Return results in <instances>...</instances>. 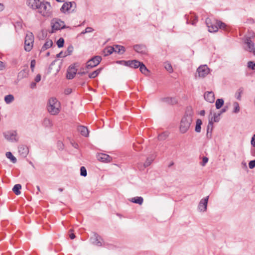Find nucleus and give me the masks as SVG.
<instances>
[{
    "mask_svg": "<svg viewBox=\"0 0 255 255\" xmlns=\"http://www.w3.org/2000/svg\"><path fill=\"white\" fill-rule=\"evenodd\" d=\"M193 116L192 108L191 107H187L180 121L179 131L181 133H185L188 131L193 122Z\"/></svg>",
    "mask_w": 255,
    "mask_h": 255,
    "instance_id": "obj_1",
    "label": "nucleus"
},
{
    "mask_svg": "<svg viewBox=\"0 0 255 255\" xmlns=\"http://www.w3.org/2000/svg\"><path fill=\"white\" fill-rule=\"evenodd\" d=\"M37 12L43 17L51 16L52 11L50 3L47 1H41Z\"/></svg>",
    "mask_w": 255,
    "mask_h": 255,
    "instance_id": "obj_2",
    "label": "nucleus"
},
{
    "mask_svg": "<svg viewBox=\"0 0 255 255\" xmlns=\"http://www.w3.org/2000/svg\"><path fill=\"white\" fill-rule=\"evenodd\" d=\"M60 103L55 98H51L49 100L47 110L51 115H55L59 113Z\"/></svg>",
    "mask_w": 255,
    "mask_h": 255,
    "instance_id": "obj_3",
    "label": "nucleus"
},
{
    "mask_svg": "<svg viewBox=\"0 0 255 255\" xmlns=\"http://www.w3.org/2000/svg\"><path fill=\"white\" fill-rule=\"evenodd\" d=\"M218 21L219 20L214 18L207 17L206 19L205 22L210 32H217L218 30Z\"/></svg>",
    "mask_w": 255,
    "mask_h": 255,
    "instance_id": "obj_4",
    "label": "nucleus"
},
{
    "mask_svg": "<svg viewBox=\"0 0 255 255\" xmlns=\"http://www.w3.org/2000/svg\"><path fill=\"white\" fill-rule=\"evenodd\" d=\"M34 36L31 32L26 34L24 41V49L26 51H30L33 45Z\"/></svg>",
    "mask_w": 255,
    "mask_h": 255,
    "instance_id": "obj_5",
    "label": "nucleus"
},
{
    "mask_svg": "<svg viewBox=\"0 0 255 255\" xmlns=\"http://www.w3.org/2000/svg\"><path fill=\"white\" fill-rule=\"evenodd\" d=\"M102 60L100 56H95L89 59L86 63V69H89L94 68L99 64Z\"/></svg>",
    "mask_w": 255,
    "mask_h": 255,
    "instance_id": "obj_6",
    "label": "nucleus"
},
{
    "mask_svg": "<svg viewBox=\"0 0 255 255\" xmlns=\"http://www.w3.org/2000/svg\"><path fill=\"white\" fill-rule=\"evenodd\" d=\"M52 29L53 31L60 30L61 29L67 28L65 25L64 22L58 18H54L52 20ZM69 27H67L68 28Z\"/></svg>",
    "mask_w": 255,
    "mask_h": 255,
    "instance_id": "obj_7",
    "label": "nucleus"
},
{
    "mask_svg": "<svg viewBox=\"0 0 255 255\" xmlns=\"http://www.w3.org/2000/svg\"><path fill=\"white\" fill-rule=\"evenodd\" d=\"M78 66V63H75L69 66L67 69L66 73L67 79H72L74 78L77 72L76 67Z\"/></svg>",
    "mask_w": 255,
    "mask_h": 255,
    "instance_id": "obj_8",
    "label": "nucleus"
},
{
    "mask_svg": "<svg viewBox=\"0 0 255 255\" xmlns=\"http://www.w3.org/2000/svg\"><path fill=\"white\" fill-rule=\"evenodd\" d=\"M5 139L11 142H16L18 141L17 132L15 130L8 131L3 133Z\"/></svg>",
    "mask_w": 255,
    "mask_h": 255,
    "instance_id": "obj_9",
    "label": "nucleus"
},
{
    "mask_svg": "<svg viewBox=\"0 0 255 255\" xmlns=\"http://www.w3.org/2000/svg\"><path fill=\"white\" fill-rule=\"evenodd\" d=\"M245 44L247 45L246 50L250 52H252L255 56V44L252 40L251 37H247L245 38Z\"/></svg>",
    "mask_w": 255,
    "mask_h": 255,
    "instance_id": "obj_10",
    "label": "nucleus"
},
{
    "mask_svg": "<svg viewBox=\"0 0 255 255\" xmlns=\"http://www.w3.org/2000/svg\"><path fill=\"white\" fill-rule=\"evenodd\" d=\"M29 69L28 65H25L23 67V69L18 73L17 81H15V83H17L21 79L26 78L28 75Z\"/></svg>",
    "mask_w": 255,
    "mask_h": 255,
    "instance_id": "obj_11",
    "label": "nucleus"
},
{
    "mask_svg": "<svg viewBox=\"0 0 255 255\" xmlns=\"http://www.w3.org/2000/svg\"><path fill=\"white\" fill-rule=\"evenodd\" d=\"M197 72L200 77L204 78L209 73V68L206 65L199 66L197 69Z\"/></svg>",
    "mask_w": 255,
    "mask_h": 255,
    "instance_id": "obj_12",
    "label": "nucleus"
},
{
    "mask_svg": "<svg viewBox=\"0 0 255 255\" xmlns=\"http://www.w3.org/2000/svg\"><path fill=\"white\" fill-rule=\"evenodd\" d=\"M73 5H74V7H75L76 3L74 1L64 2L61 7L60 10L63 13H65L66 12H70Z\"/></svg>",
    "mask_w": 255,
    "mask_h": 255,
    "instance_id": "obj_13",
    "label": "nucleus"
},
{
    "mask_svg": "<svg viewBox=\"0 0 255 255\" xmlns=\"http://www.w3.org/2000/svg\"><path fill=\"white\" fill-rule=\"evenodd\" d=\"M41 2L40 0H27L26 4L32 9L37 10Z\"/></svg>",
    "mask_w": 255,
    "mask_h": 255,
    "instance_id": "obj_14",
    "label": "nucleus"
},
{
    "mask_svg": "<svg viewBox=\"0 0 255 255\" xmlns=\"http://www.w3.org/2000/svg\"><path fill=\"white\" fill-rule=\"evenodd\" d=\"M121 62H124L125 66L134 69L138 68L140 65V62L136 60L121 61Z\"/></svg>",
    "mask_w": 255,
    "mask_h": 255,
    "instance_id": "obj_15",
    "label": "nucleus"
},
{
    "mask_svg": "<svg viewBox=\"0 0 255 255\" xmlns=\"http://www.w3.org/2000/svg\"><path fill=\"white\" fill-rule=\"evenodd\" d=\"M18 152L19 155L23 158L26 157L29 152V149L25 145H19L18 147Z\"/></svg>",
    "mask_w": 255,
    "mask_h": 255,
    "instance_id": "obj_16",
    "label": "nucleus"
},
{
    "mask_svg": "<svg viewBox=\"0 0 255 255\" xmlns=\"http://www.w3.org/2000/svg\"><path fill=\"white\" fill-rule=\"evenodd\" d=\"M208 199L209 196H207L201 200L198 205V209L200 211L205 212L206 211Z\"/></svg>",
    "mask_w": 255,
    "mask_h": 255,
    "instance_id": "obj_17",
    "label": "nucleus"
},
{
    "mask_svg": "<svg viewBox=\"0 0 255 255\" xmlns=\"http://www.w3.org/2000/svg\"><path fill=\"white\" fill-rule=\"evenodd\" d=\"M185 18L186 19L187 24H191L193 25H195L198 21V17L196 15H185Z\"/></svg>",
    "mask_w": 255,
    "mask_h": 255,
    "instance_id": "obj_18",
    "label": "nucleus"
},
{
    "mask_svg": "<svg viewBox=\"0 0 255 255\" xmlns=\"http://www.w3.org/2000/svg\"><path fill=\"white\" fill-rule=\"evenodd\" d=\"M133 49L137 53L145 54L146 53V47L143 44H136L133 46Z\"/></svg>",
    "mask_w": 255,
    "mask_h": 255,
    "instance_id": "obj_19",
    "label": "nucleus"
},
{
    "mask_svg": "<svg viewBox=\"0 0 255 255\" xmlns=\"http://www.w3.org/2000/svg\"><path fill=\"white\" fill-rule=\"evenodd\" d=\"M204 98L209 103H213L215 100L214 94L213 92H206L204 94Z\"/></svg>",
    "mask_w": 255,
    "mask_h": 255,
    "instance_id": "obj_20",
    "label": "nucleus"
},
{
    "mask_svg": "<svg viewBox=\"0 0 255 255\" xmlns=\"http://www.w3.org/2000/svg\"><path fill=\"white\" fill-rule=\"evenodd\" d=\"M77 130L81 133L82 135L85 137H87L89 135V130L88 128L85 126H78Z\"/></svg>",
    "mask_w": 255,
    "mask_h": 255,
    "instance_id": "obj_21",
    "label": "nucleus"
},
{
    "mask_svg": "<svg viewBox=\"0 0 255 255\" xmlns=\"http://www.w3.org/2000/svg\"><path fill=\"white\" fill-rule=\"evenodd\" d=\"M53 45V41L51 39H47L46 42L42 46L40 52L44 51L45 50L48 49V48L52 47Z\"/></svg>",
    "mask_w": 255,
    "mask_h": 255,
    "instance_id": "obj_22",
    "label": "nucleus"
},
{
    "mask_svg": "<svg viewBox=\"0 0 255 255\" xmlns=\"http://www.w3.org/2000/svg\"><path fill=\"white\" fill-rule=\"evenodd\" d=\"M98 159L103 162H108L112 160V157L106 154H101L99 155Z\"/></svg>",
    "mask_w": 255,
    "mask_h": 255,
    "instance_id": "obj_23",
    "label": "nucleus"
},
{
    "mask_svg": "<svg viewBox=\"0 0 255 255\" xmlns=\"http://www.w3.org/2000/svg\"><path fill=\"white\" fill-rule=\"evenodd\" d=\"M115 48L112 46H109L105 48L103 50V53L105 56L111 55L114 52Z\"/></svg>",
    "mask_w": 255,
    "mask_h": 255,
    "instance_id": "obj_24",
    "label": "nucleus"
},
{
    "mask_svg": "<svg viewBox=\"0 0 255 255\" xmlns=\"http://www.w3.org/2000/svg\"><path fill=\"white\" fill-rule=\"evenodd\" d=\"M101 237L97 234H95V238L93 243L95 245L101 247L102 246V243L100 241Z\"/></svg>",
    "mask_w": 255,
    "mask_h": 255,
    "instance_id": "obj_25",
    "label": "nucleus"
},
{
    "mask_svg": "<svg viewBox=\"0 0 255 255\" xmlns=\"http://www.w3.org/2000/svg\"><path fill=\"white\" fill-rule=\"evenodd\" d=\"M102 69H103L102 68H99V69H97L96 70L90 73L89 74V77L90 79H94V78H96L100 73Z\"/></svg>",
    "mask_w": 255,
    "mask_h": 255,
    "instance_id": "obj_26",
    "label": "nucleus"
},
{
    "mask_svg": "<svg viewBox=\"0 0 255 255\" xmlns=\"http://www.w3.org/2000/svg\"><path fill=\"white\" fill-rule=\"evenodd\" d=\"M202 124V122L201 119H197L196 122V126L195 130L196 132H200L201 129V125Z\"/></svg>",
    "mask_w": 255,
    "mask_h": 255,
    "instance_id": "obj_27",
    "label": "nucleus"
},
{
    "mask_svg": "<svg viewBox=\"0 0 255 255\" xmlns=\"http://www.w3.org/2000/svg\"><path fill=\"white\" fill-rule=\"evenodd\" d=\"M130 201L134 203L141 205L143 203V199L142 197H135L131 198Z\"/></svg>",
    "mask_w": 255,
    "mask_h": 255,
    "instance_id": "obj_28",
    "label": "nucleus"
},
{
    "mask_svg": "<svg viewBox=\"0 0 255 255\" xmlns=\"http://www.w3.org/2000/svg\"><path fill=\"white\" fill-rule=\"evenodd\" d=\"M21 189V185L19 184H15L12 188L13 192L16 195H18L20 194V189Z\"/></svg>",
    "mask_w": 255,
    "mask_h": 255,
    "instance_id": "obj_29",
    "label": "nucleus"
},
{
    "mask_svg": "<svg viewBox=\"0 0 255 255\" xmlns=\"http://www.w3.org/2000/svg\"><path fill=\"white\" fill-rule=\"evenodd\" d=\"M126 49L125 47L123 46L119 45H116V49L115 48V51L116 52H117L118 53H123L125 51Z\"/></svg>",
    "mask_w": 255,
    "mask_h": 255,
    "instance_id": "obj_30",
    "label": "nucleus"
},
{
    "mask_svg": "<svg viewBox=\"0 0 255 255\" xmlns=\"http://www.w3.org/2000/svg\"><path fill=\"white\" fill-rule=\"evenodd\" d=\"M6 157L9 159L12 163H15L16 162V158L12 155L11 152H7L5 154Z\"/></svg>",
    "mask_w": 255,
    "mask_h": 255,
    "instance_id": "obj_31",
    "label": "nucleus"
},
{
    "mask_svg": "<svg viewBox=\"0 0 255 255\" xmlns=\"http://www.w3.org/2000/svg\"><path fill=\"white\" fill-rule=\"evenodd\" d=\"M140 65L138 67L139 68L140 71L142 73H143L144 74H146L148 72V70L147 69L146 67L142 62H140Z\"/></svg>",
    "mask_w": 255,
    "mask_h": 255,
    "instance_id": "obj_32",
    "label": "nucleus"
},
{
    "mask_svg": "<svg viewBox=\"0 0 255 255\" xmlns=\"http://www.w3.org/2000/svg\"><path fill=\"white\" fill-rule=\"evenodd\" d=\"M169 133L167 131L163 132L160 134H159L158 136V139L159 140H164L166 139V138L168 136Z\"/></svg>",
    "mask_w": 255,
    "mask_h": 255,
    "instance_id": "obj_33",
    "label": "nucleus"
},
{
    "mask_svg": "<svg viewBox=\"0 0 255 255\" xmlns=\"http://www.w3.org/2000/svg\"><path fill=\"white\" fill-rule=\"evenodd\" d=\"M43 125L44 127L47 128L51 127L53 125L51 121L48 118H45L43 120Z\"/></svg>",
    "mask_w": 255,
    "mask_h": 255,
    "instance_id": "obj_34",
    "label": "nucleus"
},
{
    "mask_svg": "<svg viewBox=\"0 0 255 255\" xmlns=\"http://www.w3.org/2000/svg\"><path fill=\"white\" fill-rule=\"evenodd\" d=\"M224 101L223 99H218L216 101V108L220 109L224 105Z\"/></svg>",
    "mask_w": 255,
    "mask_h": 255,
    "instance_id": "obj_35",
    "label": "nucleus"
},
{
    "mask_svg": "<svg viewBox=\"0 0 255 255\" xmlns=\"http://www.w3.org/2000/svg\"><path fill=\"white\" fill-rule=\"evenodd\" d=\"M14 100V97L12 95H8L5 96L4 101L6 104H9Z\"/></svg>",
    "mask_w": 255,
    "mask_h": 255,
    "instance_id": "obj_36",
    "label": "nucleus"
},
{
    "mask_svg": "<svg viewBox=\"0 0 255 255\" xmlns=\"http://www.w3.org/2000/svg\"><path fill=\"white\" fill-rule=\"evenodd\" d=\"M164 101L169 104L174 105L177 103L176 99L174 98H166L164 99Z\"/></svg>",
    "mask_w": 255,
    "mask_h": 255,
    "instance_id": "obj_37",
    "label": "nucleus"
},
{
    "mask_svg": "<svg viewBox=\"0 0 255 255\" xmlns=\"http://www.w3.org/2000/svg\"><path fill=\"white\" fill-rule=\"evenodd\" d=\"M154 158L152 156L150 157H148L144 163V166L146 167L149 166L151 164Z\"/></svg>",
    "mask_w": 255,
    "mask_h": 255,
    "instance_id": "obj_38",
    "label": "nucleus"
},
{
    "mask_svg": "<svg viewBox=\"0 0 255 255\" xmlns=\"http://www.w3.org/2000/svg\"><path fill=\"white\" fill-rule=\"evenodd\" d=\"M244 89L243 88H240L238 89L236 93V97L238 100H241V95L243 93Z\"/></svg>",
    "mask_w": 255,
    "mask_h": 255,
    "instance_id": "obj_39",
    "label": "nucleus"
},
{
    "mask_svg": "<svg viewBox=\"0 0 255 255\" xmlns=\"http://www.w3.org/2000/svg\"><path fill=\"white\" fill-rule=\"evenodd\" d=\"M73 51V47L72 45H69L68 47L67 50L65 51V53L67 56L70 55L72 52Z\"/></svg>",
    "mask_w": 255,
    "mask_h": 255,
    "instance_id": "obj_40",
    "label": "nucleus"
},
{
    "mask_svg": "<svg viewBox=\"0 0 255 255\" xmlns=\"http://www.w3.org/2000/svg\"><path fill=\"white\" fill-rule=\"evenodd\" d=\"M64 40L63 38H60L57 41V45L59 48H61L64 46Z\"/></svg>",
    "mask_w": 255,
    "mask_h": 255,
    "instance_id": "obj_41",
    "label": "nucleus"
},
{
    "mask_svg": "<svg viewBox=\"0 0 255 255\" xmlns=\"http://www.w3.org/2000/svg\"><path fill=\"white\" fill-rule=\"evenodd\" d=\"M80 175L83 177H86L87 175V170L84 166H82L80 168Z\"/></svg>",
    "mask_w": 255,
    "mask_h": 255,
    "instance_id": "obj_42",
    "label": "nucleus"
},
{
    "mask_svg": "<svg viewBox=\"0 0 255 255\" xmlns=\"http://www.w3.org/2000/svg\"><path fill=\"white\" fill-rule=\"evenodd\" d=\"M165 68L168 71L169 73H172L173 72V68L172 65L170 63H165L164 65Z\"/></svg>",
    "mask_w": 255,
    "mask_h": 255,
    "instance_id": "obj_43",
    "label": "nucleus"
},
{
    "mask_svg": "<svg viewBox=\"0 0 255 255\" xmlns=\"http://www.w3.org/2000/svg\"><path fill=\"white\" fill-rule=\"evenodd\" d=\"M234 112L235 113H238L240 112V106H239V104L238 102H234Z\"/></svg>",
    "mask_w": 255,
    "mask_h": 255,
    "instance_id": "obj_44",
    "label": "nucleus"
},
{
    "mask_svg": "<svg viewBox=\"0 0 255 255\" xmlns=\"http://www.w3.org/2000/svg\"><path fill=\"white\" fill-rule=\"evenodd\" d=\"M248 67L253 70L255 69V62L250 61L248 62Z\"/></svg>",
    "mask_w": 255,
    "mask_h": 255,
    "instance_id": "obj_45",
    "label": "nucleus"
},
{
    "mask_svg": "<svg viewBox=\"0 0 255 255\" xmlns=\"http://www.w3.org/2000/svg\"><path fill=\"white\" fill-rule=\"evenodd\" d=\"M218 27V29L220 28V29H225L226 27V25L225 23L222 22L221 21L219 20Z\"/></svg>",
    "mask_w": 255,
    "mask_h": 255,
    "instance_id": "obj_46",
    "label": "nucleus"
},
{
    "mask_svg": "<svg viewBox=\"0 0 255 255\" xmlns=\"http://www.w3.org/2000/svg\"><path fill=\"white\" fill-rule=\"evenodd\" d=\"M249 167L250 169H253L255 167V159L250 161Z\"/></svg>",
    "mask_w": 255,
    "mask_h": 255,
    "instance_id": "obj_47",
    "label": "nucleus"
},
{
    "mask_svg": "<svg viewBox=\"0 0 255 255\" xmlns=\"http://www.w3.org/2000/svg\"><path fill=\"white\" fill-rule=\"evenodd\" d=\"M35 64H36V61L34 59L32 60L30 62V68H31V71L32 72L34 71V68L35 66Z\"/></svg>",
    "mask_w": 255,
    "mask_h": 255,
    "instance_id": "obj_48",
    "label": "nucleus"
},
{
    "mask_svg": "<svg viewBox=\"0 0 255 255\" xmlns=\"http://www.w3.org/2000/svg\"><path fill=\"white\" fill-rule=\"evenodd\" d=\"M66 56L65 52L61 51L60 53L57 54L56 57L57 58L65 57Z\"/></svg>",
    "mask_w": 255,
    "mask_h": 255,
    "instance_id": "obj_49",
    "label": "nucleus"
},
{
    "mask_svg": "<svg viewBox=\"0 0 255 255\" xmlns=\"http://www.w3.org/2000/svg\"><path fill=\"white\" fill-rule=\"evenodd\" d=\"M213 119L211 118V120H209L208 125L207 126L211 127V131H212L213 129Z\"/></svg>",
    "mask_w": 255,
    "mask_h": 255,
    "instance_id": "obj_50",
    "label": "nucleus"
},
{
    "mask_svg": "<svg viewBox=\"0 0 255 255\" xmlns=\"http://www.w3.org/2000/svg\"><path fill=\"white\" fill-rule=\"evenodd\" d=\"M251 142V145L253 147H255V133L252 136Z\"/></svg>",
    "mask_w": 255,
    "mask_h": 255,
    "instance_id": "obj_51",
    "label": "nucleus"
},
{
    "mask_svg": "<svg viewBox=\"0 0 255 255\" xmlns=\"http://www.w3.org/2000/svg\"><path fill=\"white\" fill-rule=\"evenodd\" d=\"M208 161V158L207 157H204L202 159V164L203 166H204Z\"/></svg>",
    "mask_w": 255,
    "mask_h": 255,
    "instance_id": "obj_52",
    "label": "nucleus"
},
{
    "mask_svg": "<svg viewBox=\"0 0 255 255\" xmlns=\"http://www.w3.org/2000/svg\"><path fill=\"white\" fill-rule=\"evenodd\" d=\"M93 30H94V29L92 27H87L85 29V32L89 33V32H92Z\"/></svg>",
    "mask_w": 255,
    "mask_h": 255,
    "instance_id": "obj_53",
    "label": "nucleus"
},
{
    "mask_svg": "<svg viewBox=\"0 0 255 255\" xmlns=\"http://www.w3.org/2000/svg\"><path fill=\"white\" fill-rule=\"evenodd\" d=\"M41 80V75L40 74H38L36 76L35 78V82H39Z\"/></svg>",
    "mask_w": 255,
    "mask_h": 255,
    "instance_id": "obj_54",
    "label": "nucleus"
},
{
    "mask_svg": "<svg viewBox=\"0 0 255 255\" xmlns=\"http://www.w3.org/2000/svg\"><path fill=\"white\" fill-rule=\"evenodd\" d=\"M220 116V114L218 115H216V114L214 115V122H218L219 121L218 116Z\"/></svg>",
    "mask_w": 255,
    "mask_h": 255,
    "instance_id": "obj_55",
    "label": "nucleus"
},
{
    "mask_svg": "<svg viewBox=\"0 0 255 255\" xmlns=\"http://www.w3.org/2000/svg\"><path fill=\"white\" fill-rule=\"evenodd\" d=\"M82 69L81 68V70L80 71H79L78 74L80 75H85L87 73H88V71H82ZM83 70H84V68H83Z\"/></svg>",
    "mask_w": 255,
    "mask_h": 255,
    "instance_id": "obj_56",
    "label": "nucleus"
},
{
    "mask_svg": "<svg viewBox=\"0 0 255 255\" xmlns=\"http://www.w3.org/2000/svg\"><path fill=\"white\" fill-rule=\"evenodd\" d=\"M5 67V65L2 62L0 61V70H3Z\"/></svg>",
    "mask_w": 255,
    "mask_h": 255,
    "instance_id": "obj_57",
    "label": "nucleus"
},
{
    "mask_svg": "<svg viewBox=\"0 0 255 255\" xmlns=\"http://www.w3.org/2000/svg\"><path fill=\"white\" fill-rule=\"evenodd\" d=\"M71 92H72V89L68 88L65 90V94L66 95H68V94H70L71 93Z\"/></svg>",
    "mask_w": 255,
    "mask_h": 255,
    "instance_id": "obj_58",
    "label": "nucleus"
},
{
    "mask_svg": "<svg viewBox=\"0 0 255 255\" xmlns=\"http://www.w3.org/2000/svg\"><path fill=\"white\" fill-rule=\"evenodd\" d=\"M36 82H31V83L30 84V88L31 89H34L36 87Z\"/></svg>",
    "mask_w": 255,
    "mask_h": 255,
    "instance_id": "obj_59",
    "label": "nucleus"
},
{
    "mask_svg": "<svg viewBox=\"0 0 255 255\" xmlns=\"http://www.w3.org/2000/svg\"><path fill=\"white\" fill-rule=\"evenodd\" d=\"M212 131H210V132H208V131H207V134H206V136H207V137L208 138H211V137H212Z\"/></svg>",
    "mask_w": 255,
    "mask_h": 255,
    "instance_id": "obj_60",
    "label": "nucleus"
},
{
    "mask_svg": "<svg viewBox=\"0 0 255 255\" xmlns=\"http://www.w3.org/2000/svg\"><path fill=\"white\" fill-rule=\"evenodd\" d=\"M69 237L71 239H74L75 238V235L74 233H71L69 235Z\"/></svg>",
    "mask_w": 255,
    "mask_h": 255,
    "instance_id": "obj_61",
    "label": "nucleus"
},
{
    "mask_svg": "<svg viewBox=\"0 0 255 255\" xmlns=\"http://www.w3.org/2000/svg\"><path fill=\"white\" fill-rule=\"evenodd\" d=\"M4 9V5L3 4L0 3V11H1Z\"/></svg>",
    "mask_w": 255,
    "mask_h": 255,
    "instance_id": "obj_62",
    "label": "nucleus"
},
{
    "mask_svg": "<svg viewBox=\"0 0 255 255\" xmlns=\"http://www.w3.org/2000/svg\"><path fill=\"white\" fill-rule=\"evenodd\" d=\"M73 146L75 148H78L79 147V145L77 143H74V144H73Z\"/></svg>",
    "mask_w": 255,
    "mask_h": 255,
    "instance_id": "obj_63",
    "label": "nucleus"
},
{
    "mask_svg": "<svg viewBox=\"0 0 255 255\" xmlns=\"http://www.w3.org/2000/svg\"><path fill=\"white\" fill-rule=\"evenodd\" d=\"M205 114V112L204 110H202L200 112V114L201 116H204Z\"/></svg>",
    "mask_w": 255,
    "mask_h": 255,
    "instance_id": "obj_64",
    "label": "nucleus"
}]
</instances>
